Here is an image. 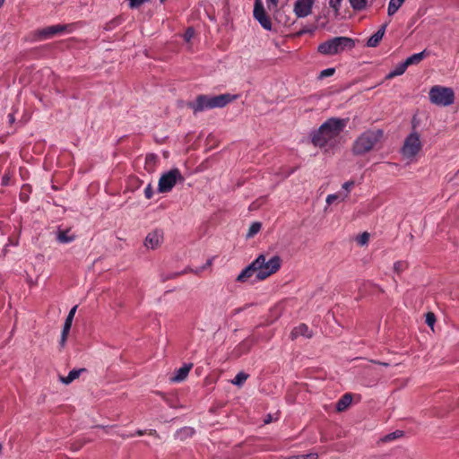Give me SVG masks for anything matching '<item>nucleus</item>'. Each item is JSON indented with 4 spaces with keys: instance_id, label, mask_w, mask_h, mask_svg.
<instances>
[{
    "instance_id": "1",
    "label": "nucleus",
    "mask_w": 459,
    "mask_h": 459,
    "mask_svg": "<svg viewBox=\"0 0 459 459\" xmlns=\"http://www.w3.org/2000/svg\"><path fill=\"white\" fill-rule=\"evenodd\" d=\"M347 124L346 119L330 117L324 122L317 130L312 132L311 143L319 148L333 145V141L343 131Z\"/></svg>"
},
{
    "instance_id": "2",
    "label": "nucleus",
    "mask_w": 459,
    "mask_h": 459,
    "mask_svg": "<svg viewBox=\"0 0 459 459\" xmlns=\"http://www.w3.org/2000/svg\"><path fill=\"white\" fill-rule=\"evenodd\" d=\"M383 136L384 131L382 129L366 130L352 143V153L355 156H360L369 152L382 140Z\"/></svg>"
},
{
    "instance_id": "3",
    "label": "nucleus",
    "mask_w": 459,
    "mask_h": 459,
    "mask_svg": "<svg viewBox=\"0 0 459 459\" xmlns=\"http://www.w3.org/2000/svg\"><path fill=\"white\" fill-rule=\"evenodd\" d=\"M236 95H231L230 93L220 94L217 96L198 95L194 103H190L189 107L195 114L206 109L223 108L236 100Z\"/></svg>"
},
{
    "instance_id": "4",
    "label": "nucleus",
    "mask_w": 459,
    "mask_h": 459,
    "mask_svg": "<svg viewBox=\"0 0 459 459\" xmlns=\"http://www.w3.org/2000/svg\"><path fill=\"white\" fill-rule=\"evenodd\" d=\"M256 270L255 281H261L277 273L281 266V258L279 255H273L269 260L264 254H260L254 261Z\"/></svg>"
},
{
    "instance_id": "5",
    "label": "nucleus",
    "mask_w": 459,
    "mask_h": 459,
    "mask_svg": "<svg viewBox=\"0 0 459 459\" xmlns=\"http://www.w3.org/2000/svg\"><path fill=\"white\" fill-rule=\"evenodd\" d=\"M355 42L348 37H334L330 39L317 47V51L325 56L337 55L346 49H352Z\"/></svg>"
},
{
    "instance_id": "6",
    "label": "nucleus",
    "mask_w": 459,
    "mask_h": 459,
    "mask_svg": "<svg viewBox=\"0 0 459 459\" xmlns=\"http://www.w3.org/2000/svg\"><path fill=\"white\" fill-rule=\"evenodd\" d=\"M429 98L432 104L440 107H447L455 101V92L450 87L435 85L430 88Z\"/></svg>"
},
{
    "instance_id": "7",
    "label": "nucleus",
    "mask_w": 459,
    "mask_h": 459,
    "mask_svg": "<svg viewBox=\"0 0 459 459\" xmlns=\"http://www.w3.org/2000/svg\"><path fill=\"white\" fill-rule=\"evenodd\" d=\"M422 149L420 134L412 131L404 140L402 147V154L407 159L414 158Z\"/></svg>"
},
{
    "instance_id": "8",
    "label": "nucleus",
    "mask_w": 459,
    "mask_h": 459,
    "mask_svg": "<svg viewBox=\"0 0 459 459\" xmlns=\"http://www.w3.org/2000/svg\"><path fill=\"white\" fill-rule=\"evenodd\" d=\"M179 181H183L184 178L181 175L178 169H172L169 171L164 173L158 184V191L160 193H168L172 190L176 183Z\"/></svg>"
},
{
    "instance_id": "9",
    "label": "nucleus",
    "mask_w": 459,
    "mask_h": 459,
    "mask_svg": "<svg viewBox=\"0 0 459 459\" xmlns=\"http://www.w3.org/2000/svg\"><path fill=\"white\" fill-rule=\"evenodd\" d=\"M254 18L266 30H272L273 23L270 16L266 13L262 0H255L253 11Z\"/></svg>"
},
{
    "instance_id": "10",
    "label": "nucleus",
    "mask_w": 459,
    "mask_h": 459,
    "mask_svg": "<svg viewBox=\"0 0 459 459\" xmlns=\"http://www.w3.org/2000/svg\"><path fill=\"white\" fill-rule=\"evenodd\" d=\"M74 24H56L43 28L37 32L40 39H46L52 38L56 34H62L64 32H71L74 30Z\"/></svg>"
},
{
    "instance_id": "11",
    "label": "nucleus",
    "mask_w": 459,
    "mask_h": 459,
    "mask_svg": "<svg viewBox=\"0 0 459 459\" xmlns=\"http://www.w3.org/2000/svg\"><path fill=\"white\" fill-rule=\"evenodd\" d=\"M316 0H296L293 11L298 18H305L312 12Z\"/></svg>"
},
{
    "instance_id": "12",
    "label": "nucleus",
    "mask_w": 459,
    "mask_h": 459,
    "mask_svg": "<svg viewBox=\"0 0 459 459\" xmlns=\"http://www.w3.org/2000/svg\"><path fill=\"white\" fill-rule=\"evenodd\" d=\"M162 238V232L160 230H155L147 235L144 240V245L147 248L154 249L160 246Z\"/></svg>"
},
{
    "instance_id": "13",
    "label": "nucleus",
    "mask_w": 459,
    "mask_h": 459,
    "mask_svg": "<svg viewBox=\"0 0 459 459\" xmlns=\"http://www.w3.org/2000/svg\"><path fill=\"white\" fill-rule=\"evenodd\" d=\"M299 336H304L306 338L310 339L313 337V332L306 324L302 323L299 324L298 326L294 327L290 332L291 340H295Z\"/></svg>"
},
{
    "instance_id": "14",
    "label": "nucleus",
    "mask_w": 459,
    "mask_h": 459,
    "mask_svg": "<svg viewBox=\"0 0 459 459\" xmlns=\"http://www.w3.org/2000/svg\"><path fill=\"white\" fill-rule=\"evenodd\" d=\"M387 27V23H384L381 25V27L376 31L367 41V46L369 48H376L379 45L380 41L382 40L385 30Z\"/></svg>"
},
{
    "instance_id": "15",
    "label": "nucleus",
    "mask_w": 459,
    "mask_h": 459,
    "mask_svg": "<svg viewBox=\"0 0 459 459\" xmlns=\"http://www.w3.org/2000/svg\"><path fill=\"white\" fill-rule=\"evenodd\" d=\"M256 270L254 264V262H252L250 264H248L245 269L241 271V273L238 275L236 281L238 282H246L253 275L255 276Z\"/></svg>"
},
{
    "instance_id": "16",
    "label": "nucleus",
    "mask_w": 459,
    "mask_h": 459,
    "mask_svg": "<svg viewBox=\"0 0 459 459\" xmlns=\"http://www.w3.org/2000/svg\"><path fill=\"white\" fill-rule=\"evenodd\" d=\"M192 368H193L192 363L185 364L184 366H182L176 371V373L172 377L171 380L173 382H182L183 380H185L186 378V377L188 376Z\"/></svg>"
},
{
    "instance_id": "17",
    "label": "nucleus",
    "mask_w": 459,
    "mask_h": 459,
    "mask_svg": "<svg viewBox=\"0 0 459 459\" xmlns=\"http://www.w3.org/2000/svg\"><path fill=\"white\" fill-rule=\"evenodd\" d=\"M352 402L351 394H344L336 403L335 409L337 411H344Z\"/></svg>"
},
{
    "instance_id": "18",
    "label": "nucleus",
    "mask_w": 459,
    "mask_h": 459,
    "mask_svg": "<svg viewBox=\"0 0 459 459\" xmlns=\"http://www.w3.org/2000/svg\"><path fill=\"white\" fill-rule=\"evenodd\" d=\"M86 371V368H79V369H73L71 370L68 375L66 377H59V380L65 384V385H69L71 384L74 380L77 379L81 373L82 372H85Z\"/></svg>"
},
{
    "instance_id": "19",
    "label": "nucleus",
    "mask_w": 459,
    "mask_h": 459,
    "mask_svg": "<svg viewBox=\"0 0 459 459\" xmlns=\"http://www.w3.org/2000/svg\"><path fill=\"white\" fill-rule=\"evenodd\" d=\"M408 65L406 62L400 63L393 71H391L387 75L386 79H391L398 75H402L406 71Z\"/></svg>"
},
{
    "instance_id": "20",
    "label": "nucleus",
    "mask_w": 459,
    "mask_h": 459,
    "mask_svg": "<svg viewBox=\"0 0 459 459\" xmlns=\"http://www.w3.org/2000/svg\"><path fill=\"white\" fill-rule=\"evenodd\" d=\"M426 56V50H423L420 53H416L406 58V65L409 66L411 65L419 64L424 57Z\"/></svg>"
},
{
    "instance_id": "21",
    "label": "nucleus",
    "mask_w": 459,
    "mask_h": 459,
    "mask_svg": "<svg viewBox=\"0 0 459 459\" xmlns=\"http://www.w3.org/2000/svg\"><path fill=\"white\" fill-rule=\"evenodd\" d=\"M405 0H390L387 9L389 16H393L403 5Z\"/></svg>"
},
{
    "instance_id": "22",
    "label": "nucleus",
    "mask_w": 459,
    "mask_h": 459,
    "mask_svg": "<svg viewBox=\"0 0 459 459\" xmlns=\"http://www.w3.org/2000/svg\"><path fill=\"white\" fill-rule=\"evenodd\" d=\"M77 307H78L77 305H76V306H74V307L70 309V311H69V313H68V315H67V316H66V318H65V321L64 326H63V329H64L65 331H69V332H70V330H71V326H72V323H73V320H74V315H75V312H76Z\"/></svg>"
},
{
    "instance_id": "23",
    "label": "nucleus",
    "mask_w": 459,
    "mask_h": 459,
    "mask_svg": "<svg viewBox=\"0 0 459 459\" xmlns=\"http://www.w3.org/2000/svg\"><path fill=\"white\" fill-rule=\"evenodd\" d=\"M158 160L157 155L153 153L147 154L145 157V169L151 171L154 169Z\"/></svg>"
},
{
    "instance_id": "24",
    "label": "nucleus",
    "mask_w": 459,
    "mask_h": 459,
    "mask_svg": "<svg viewBox=\"0 0 459 459\" xmlns=\"http://www.w3.org/2000/svg\"><path fill=\"white\" fill-rule=\"evenodd\" d=\"M56 238L60 243H70L74 240V236L69 235V230H60Z\"/></svg>"
},
{
    "instance_id": "25",
    "label": "nucleus",
    "mask_w": 459,
    "mask_h": 459,
    "mask_svg": "<svg viewBox=\"0 0 459 459\" xmlns=\"http://www.w3.org/2000/svg\"><path fill=\"white\" fill-rule=\"evenodd\" d=\"M354 186L355 182L353 180H349L342 184V189L345 191V193L342 195V202L345 201L349 197L350 192Z\"/></svg>"
},
{
    "instance_id": "26",
    "label": "nucleus",
    "mask_w": 459,
    "mask_h": 459,
    "mask_svg": "<svg viewBox=\"0 0 459 459\" xmlns=\"http://www.w3.org/2000/svg\"><path fill=\"white\" fill-rule=\"evenodd\" d=\"M351 6L355 11H362L367 7L368 0H349Z\"/></svg>"
},
{
    "instance_id": "27",
    "label": "nucleus",
    "mask_w": 459,
    "mask_h": 459,
    "mask_svg": "<svg viewBox=\"0 0 459 459\" xmlns=\"http://www.w3.org/2000/svg\"><path fill=\"white\" fill-rule=\"evenodd\" d=\"M248 377V375L246 374L245 372L241 371V372H238L236 377H234V379L231 381V383L235 385H238V386H241L245 382L246 380L247 379Z\"/></svg>"
},
{
    "instance_id": "28",
    "label": "nucleus",
    "mask_w": 459,
    "mask_h": 459,
    "mask_svg": "<svg viewBox=\"0 0 459 459\" xmlns=\"http://www.w3.org/2000/svg\"><path fill=\"white\" fill-rule=\"evenodd\" d=\"M261 228H262L261 222H259V221L253 222L249 227L247 237V238L254 237L255 234H257L260 231Z\"/></svg>"
},
{
    "instance_id": "29",
    "label": "nucleus",
    "mask_w": 459,
    "mask_h": 459,
    "mask_svg": "<svg viewBox=\"0 0 459 459\" xmlns=\"http://www.w3.org/2000/svg\"><path fill=\"white\" fill-rule=\"evenodd\" d=\"M403 432L402 430H396L394 432L389 433V434L385 435V437H383L381 438V441L384 443L390 442L398 437H403Z\"/></svg>"
},
{
    "instance_id": "30",
    "label": "nucleus",
    "mask_w": 459,
    "mask_h": 459,
    "mask_svg": "<svg viewBox=\"0 0 459 459\" xmlns=\"http://www.w3.org/2000/svg\"><path fill=\"white\" fill-rule=\"evenodd\" d=\"M334 73H335V68H333V67H331V68H327V69L322 70V71L320 72V74H318V77H317V78H318L319 80H323V79H324V78H325V77H329V76L333 75V74H334Z\"/></svg>"
},
{
    "instance_id": "31",
    "label": "nucleus",
    "mask_w": 459,
    "mask_h": 459,
    "mask_svg": "<svg viewBox=\"0 0 459 459\" xmlns=\"http://www.w3.org/2000/svg\"><path fill=\"white\" fill-rule=\"evenodd\" d=\"M318 455L316 453H309L307 455H294L288 459H317Z\"/></svg>"
},
{
    "instance_id": "32",
    "label": "nucleus",
    "mask_w": 459,
    "mask_h": 459,
    "mask_svg": "<svg viewBox=\"0 0 459 459\" xmlns=\"http://www.w3.org/2000/svg\"><path fill=\"white\" fill-rule=\"evenodd\" d=\"M129 7L131 9H137L139 8L145 2H148L149 0H127Z\"/></svg>"
},
{
    "instance_id": "33",
    "label": "nucleus",
    "mask_w": 459,
    "mask_h": 459,
    "mask_svg": "<svg viewBox=\"0 0 459 459\" xmlns=\"http://www.w3.org/2000/svg\"><path fill=\"white\" fill-rule=\"evenodd\" d=\"M194 36H195V30H194V28L189 27L186 30V31L184 33V39L186 42H190L191 39L194 38Z\"/></svg>"
},
{
    "instance_id": "34",
    "label": "nucleus",
    "mask_w": 459,
    "mask_h": 459,
    "mask_svg": "<svg viewBox=\"0 0 459 459\" xmlns=\"http://www.w3.org/2000/svg\"><path fill=\"white\" fill-rule=\"evenodd\" d=\"M436 322V316L432 312H429L426 314V324L431 328L434 326Z\"/></svg>"
},
{
    "instance_id": "35",
    "label": "nucleus",
    "mask_w": 459,
    "mask_h": 459,
    "mask_svg": "<svg viewBox=\"0 0 459 459\" xmlns=\"http://www.w3.org/2000/svg\"><path fill=\"white\" fill-rule=\"evenodd\" d=\"M119 25V20L118 19H114L108 22H107L104 26V30H114L116 27H117Z\"/></svg>"
},
{
    "instance_id": "36",
    "label": "nucleus",
    "mask_w": 459,
    "mask_h": 459,
    "mask_svg": "<svg viewBox=\"0 0 459 459\" xmlns=\"http://www.w3.org/2000/svg\"><path fill=\"white\" fill-rule=\"evenodd\" d=\"M68 334L69 331H65L64 329L62 330L61 338L59 341V346L61 349L65 347Z\"/></svg>"
},
{
    "instance_id": "37",
    "label": "nucleus",
    "mask_w": 459,
    "mask_h": 459,
    "mask_svg": "<svg viewBox=\"0 0 459 459\" xmlns=\"http://www.w3.org/2000/svg\"><path fill=\"white\" fill-rule=\"evenodd\" d=\"M339 198H342L341 194H332L328 195L326 197V203L328 204H332L334 201L338 200Z\"/></svg>"
},
{
    "instance_id": "38",
    "label": "nucleus",
    "mask_w": 459,
    "mask_h": 459,
    "mask_svg": "<svg viewBox=\"0 0 459 459\" xmlns=\"http://www.w3.org/2000/svg\"><path fill=\"white\" fill-rule=\"evenodd\" d=\"M368 239H369V234L368 232H364L358 238V242L360 245H365L368 243Z\"/></svg>"
},
{
    "instance_id": "39",
    "label": "nucleus",
    "mask_w": 459,
    "mask_h": 459,
    "mask_svg": "<svg viewBox=\"0 0 459 459\" xmlns=\"http://www.w3.org/2000/svg\"><path fill=\"white\" fill-rule=\"evenodd\" d=\"M342 0H330V6L337 13L340 9L341 3Z\"/></svg>"
},
{
    "instance_id": "40",
    "label": "nucleus",
    "mask_w": 459,
    "mask_h": 459,
    "mask_svg": "<svg viewBox=\"0 0 459 459\" xmlns=\"http://www.w3.org/2000/svg\"><path fill=\"white\" fill-rule=\"evenodd\" d=\"M144 196L147 198V199H151L152 196H153V190H152V187L151 186V184H149L145 189H144Z\"/></svg>"
},
{
    "instance_id": "41",
    "label": "nucleus",
    "mask_w": 459,
    "mask_h": 459,
    "mask_svg": "<svg viewBox=\"0 0 459 459\" xmlns=\"http://www.w3.org/2000/svg\"><path fill=\"white\" fill-rule=\"evenodd\" d=\"M394 271L396 272L397 273H400L401 272H403V263L401 261H396L394 264Z\"/></svg>"
},
{
    "instance_id": "42",
    "label": "nucleus",
    "mask_w": 459,
    "mask_h": 459,
    "mask_svg": "<svg viewBox=\"0 0 459 459\" xmlns=\"http://www.w3.org/2000/svg\"><path fill=\"white\" fill-rule=\"evenodd\" d=\"M279 0H266V4L269 10L274 9L277 7Z\"/></svg>"
},
{
    "instance_id": "43",
    "label": "nucleus",
    "mask_w": 459,
    "mask_h": 459,
    "mask_svg": "<svg viewBox=\"0 0 459 459\" xmlns=\"http://www.w3.org/2000/svg\"><path fill=\"white\" fill-rule=\"evenodd\" d=\"M212 261H213V257L208 259L205 263V264H204L201 268H200V271H204L205 270L206 268L208 267H211L212 264ZM199 272V270H196L195 271V273H197Z\"/></svg>"
},
{
    "instance_id": "44",
    "label": "nucleus",
    "mask_w": 459,
    "mask_h": 459,
    "mask_svg": "<svg viewBox=\"0 0 459 459\" xmlns=\"http://www.w3.org/2000/svg\"><path fill=\"white\" fill-rule=\"evenodd\" d=\"M187 272H194V271H193V270H191V269H187V268H186V269H185L183 272H180V273H173L169 278H176V277H178V276H179V275H181V274H183V273H187Z\"/></svg>"
},
{
    "instance_id": "45",
    "label": "nucleus",
    "mask_w": 459,
    "mask_h": 459,
    "mask_svg": "<svg viewBox=\"0 0 459 459\" xmlns=\"http://www.w3.org/2000/svg\"><path fill=\"white\" fill-rule=\"evenodd\" d=\"M368 284L370 286L374 287L375 289H377L379 292H381V293L384 292V290L379 285H377V284L372 283V282H368Z\"/></svg>"
},
{
    "instance_id": "46",
    "label": "nucleus",
    "mask_w": 459,
    "mask_h": 459,
    "mask_svg": "<svg viewBox=\"0 0 459 459\" xmlns=\"http://www.w3.org/2000/svg\"><path fill=\"white\" fill-rule=\"evenodd\" d=\"M8 182H9V177L8 176H4L2 178V185L3 186H7Z\"/></svg>"
},
{
    "instance_id": "47",
    "label": "nucleus",
    "mask_w": 459,
    "mask_h": 459,
    "mask_svg": "<svg viewBox=\"0 0 459 459\" xmlns=\"http://www.w3.org/2000/svg\"><path fill=\"white\" fill-rule=\"evenodd\" d=\"M307 32H311V30L303 29V30H299V31L297 33V35H298V36H301V35H303V34H305V33H307Z\"/></svg>"
},
{
    "instance_id": "48",
    "label": "nucleus",
    "mask_w": 459,
    "mask_h": 459,
    "mask_svg": "<svg viewBox=\"0 0 459 459\" xmlns=\"http://www.w3.org/2000/svg\"><path fill=\"white\" fill-rule=\"evenodd\" d=\"M145 433L144 430H137L135 433H134V436H143Z\"/></svg>"
},
{
    "instance_id": "49",
    "label": "nucleus",
    "mask_w": 459,
    "mask_h": 459,
    "mask_svg": "<svg viewBox=\"0 0 459 459\" xmlns=\"http://www.w3.org/2000/svg\"><path fill=\"white\" fill-rule=\"evenodd\" d=\"M272 421V417L271 415H268L267 418L264 420V423L265 424H268Z\"/></svg>"
},
{
    "instance_id": "50",
    "label": "nucleus",
    "mask_w": 459,
    "mask_h": 459,
    "mask_svg": "<svg viewBox=\"0 0 459 459\" xmlns=\"http://www.w3.org/2000/svg\"><path fill=\"white\" fill-rule=\"evenodd\" d=\"M121 437L123 438H127V437H134V434H128V435L123 434V435H121Z\"/></svg>"
},
{
    "instance_id": "51",
    "label": "nucleus",
    "mask_w": 459,
    "mask_h": 459,
    "mask_svg": "<svg viewBox=\"0 0 459 459\" xmlns=\"http://www.w3.org/2000/svg\"><path fill=\"white\" fill-rule=\"evenodd\" d=\"M459 176V169L456 171V173L455 174V176L450 178V181L454 180L455 178H457Z\"/></svg>"
},
{
    "instance_id": "52",
    "label": "nucleus",
    "mask_w": 459,
    "mask_h": 459,
    "mask_svg": "<svg viewBox=\"0 0 459 459\" xmlns=\"http://www.w3.org/2000/svg\"><path fill=\"white\" fill-rule=\"evenodd\" d=\"M8 117H9L10 122H13L14 121V117H13V114H10Z\"/></svg>"
},
{
    "instance_id": "53",
    "label": "nucleus",
    "mask_w": 459,
    "mask_h": 459,
    "mask_svg": "<svg viewBox=\"0 0 459 459\" xmlns=\"http://www.w3.org/2000/svg\"><path fill=\"white\" fill-rule=\"evenodd\" d=\"M149 434L150 435L156 434V430L155 429H150Z\"/></svg>"
},
{
    "instance_id": "54",
    "label": "nucleus",
    "mask_w": 459,
    "mask_h": 459,
    "mask_svg": "<svg viewBox=\"0 0 459 459\" xmlns=\"http://www.w3.org/2000/svg\"><path fill=\"white\" fill-rule=\"evenodd\" d=\"M377 364H380V365H383V366H385V367L389 366V364H388V363H382V362H377Z\"/></svg>"
},
{
    "instance_id": "55",
    "label": "nucleus",
    "mask_w": 459,
    "mask_h": 459,
    "mask_svg": "<svg viewBox=\"0 0 459 459\" xmlns=\"http://www.w3.org/2000/svg\"><path fill=\"white\" fill-rule=\"evenodd\" d=\"M21 201L26 202L25 195L21 196Z\"/></svg>"
},
{
    "instance_id": "56",
    "label": "nucleus",
    "mask_w": 459,
    "mask_h": 459,
    "mask_svg": "<svg viewBox=\"0 0 459 459\" xmlns=\"http://www.w3.org/2000/svg\"><path fill=\"white\" fill-rule=\"evenodd\" d=\"M21 201L26 202L25 195L21 196Z\"/></svg>"
},
{
    "instance_id": "57",
    "label": "nucleus",
    "mask_w": 459,
    "mask_h": 459,
    "mask_svg": "<svg viewBox=\"0 0 459 459\" xmlns=\"http://www.w3.org/2000/svg\"><path fill=\"white\" fill-rule=\"evenodd\" d=\"M4 0H0V7L4 4Z\"/></svg>"
},
{
    "instance_id": "58",
    "label": "nucleus",
    "mask_w": 459,
    "mask_h": 459,
    "mask_svg": "<svg viewBox=\"0 0 459 459\" xmlns=\"http://www.w3.org/2000/svg\"><path fill=\"white\" fill-rule=\"evenodd\" d=\"M160 3H164L165 0H160Z\"/></svg>"
}]
</instances>
